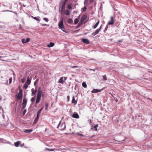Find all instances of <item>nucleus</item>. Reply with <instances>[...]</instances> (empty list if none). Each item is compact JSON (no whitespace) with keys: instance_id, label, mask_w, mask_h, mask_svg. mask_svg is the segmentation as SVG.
<instances>
[{"instance_id":"ea45409f","label":"nucleus","mask_w":152,"mask_h":152,"mask_svg":"<svg viewBox=\"0 0 152 152\" xmlns=\"http://www.w3.org/2000/svg\"><path fill=\"white\" fill-rule=\"evenodd\" d=\"M45 150L46 151H54L53 149H49L48 148H46L45 149Z\"/></svg>"},{"instance_id":"bb28decb","label":"nucleus","mask_w":152,"mask_h":152,"mask_svg":"<svg viewBox=\"0 0 152 152\" xmlns=\"http://www.w3.org/2000/svg\"><path fill=\"white\" fill-rule=\"evenodd\" d=\"M83 23L81 22H80L76 26V28H79L83 24Z\"/></svg>"},{"instance_id":"4468645a","label":"nucleus","mask_w":152,"mask_h":152,"mask_svg":"<svg viewBox=\"0 0 152 152\" xmlns=\"http://www.w3.org/2000/svg\"><path fill=\"white\" fill-rule=\"evenodd\" d=\"M41 100V98L39 97H37L36 99V103L35 104V106H36V105L39 103Z\"/></svg>"},{"instance_id":"4c0bfd02","label":"nucleus","mask_w":152,"mask_h":152,"mask_svg":"<svg viewBox=\"0 0 152 152\" xmlns=\"http://www.w3.org/2000/svg\"><path fill=\"white\" fill-rule=\"evenodd\" d=\"M39 81V79L37 78L36 79V81L34 83V86H35L36 84Z\"/></svg>"},{"instance_id":"6e6552de","label":"nucleus","mask_w":152,"mask_h":152,"mask_svg":"<svg viewBox=\"0 0 152 152\" xmlns=\"http://www.w3.org/2000/svg\"><path fill=\"white\" fill-rule=\"evenodd\" d=\"M16 96L17 97V100L18 99L20 100L21 101H22V98H23V95L18 94V95L16 94Z\"/></svg>"},{"instance_id":"6e6d98bb","label":"nucleus","mask_w":152,"mask_h":152,"mask_svg":"<svg viewBox=\"0 0 152 152\" xmlns=\"http://www.w3.org/2000/svg\"><path fill=\"white\" fill-rule=\"evenodd\" d=\"M88 122L89 124H90L91 122V120H88Z\"/></svg>"},{"instance_id":"412c9836","label":"nucleus","mask_w":152,"mask_h":152,"mask_svg":"<svg viewBox=\"0 0 152 152\" xmlns=\"http://www.w3.org/2000/svg\"><path fill=\"white\" fill-rule=\"evenodd\" d=\"M27 102V100L26 97H25L23 99V101L22 104H26Z\"/></svg>"},{"instance_id":"052dcab7","label":"nucleus","mask_w":152,"mask_h":152,"mask_svg":"<svg viewBox=\"0 0 152 152\" xmlns=\"http://www.w3.org/2000/svg\"><path fill=\"white\" fill-rule=\"evenodd\" d=\"M114 99H115V100L116 102H117L118 101V99H115V98Z\"/></svg>"},{"instance_id":"dca6fc26","label":"nucleus","mask_w":152,"mask_h":152,"mask_svg":"<svg viewBox=\"0 0 152 152\" xmlns=\"http://www.w3.org/2000/svg\"><path fill=\"white\" fill-rule=\"evenodd\" d=\"M66 3H65V2H63V4L62 6L61 10V12H62L63 10L65 9Z\"/></svg>"},{"instance_id":"4be33fe9","label":"nucleus","mask_w":152,"mask_h":152,"mask_svg":"<svg viewBox=\"0 0 152 152\" xmlns=\"http://www.w3.org/2000/svg\"><path fill=\"white\" fill-rule=\"evenodd\" d=\"M33 130L32 129H26L24 131V132L26 133H29L32 131Z\"/></svg>"},{"instance_id":"5701e85b","label":"nucleus","mask_w":152,"mask_h":152,"mask_svg":"<svg viewBox=\"0 0 152 152\" xmlns=\"http://www.w3.org/2000/svg\"><path fill=\"white\" fill-rule=\"evenodd\" d=\"M101 30V27H100L99 28H98V29H97L96 30V31H94V32L96 34H97Z\"/></svg>"},{"instance_id":"b1692460","label":"nucleus","mask_w":152,"mask_h":152,"mask_svg":"<svg viewBox=\"0 0 152 152\" xmlns=\"http://www.w3.org/2000/svg\"><path fill=\"white\" fill-rule=\"evenodd\" d=\"M69 10H66L65 11H64V13L66 15H68V16H69V15H70V14H69Z\"/></svg>"},{"instance_id":"0eeeda50","label":"nucleus","mask_w":152,"mask_h":152,"mask_svg":"<svg viewBox=\"0 0 152 152\" xmlns=\"http://www.w3.org/2000/svg\"><path fill=\"white\" fill-rule=\"evenodd\" d=\"M30 41V38H27L26 39H23L21 40V42L23 44L28 42Z\"/></svg>"},{"instance_id":"39448f33","label":"nucleus","mask_w":152,"mask_h":152,"mask_svg":"<svg viewBox=\"0 0 152 152\" xmlns=\"http://www.w3.org/2000/svg\"><path fill=\"white\" fill-rule=\"evenodd\" d=\"M114 19L113 16L110 17V20H109L107 23L108 25H112L114 24Z\"/></svg>"},{"instance_id":"20e7f679","label":"nucleus","mask_w":152,"mask_h":152,"mask_svg":"<svg viewBox=\"0 0 152 152\" xmlns=\"http://www.w3.org/2000/svg\"><path fill=\"white\" fill-rule=\"evenodd\" d=\"M87 18V15H83L81 17L80 21L83 23L86 20Z\"/></svg>"},{"instance_id":"aec40b11","label":"nucleus","mask_w":152,"mask_h":152,"mask_svg":"<svg viewBox=\"0 0 152 152\" xmlns=\"http://www.w3.org/2000/svg\"><path fill=\"white\" fill-rule=\"evenodd\" d=\"M20 144V142L19 141H18L14 143L15 146L16 147H18Z\"/></svg>"},{"instance_id":"f3484780","label":"nucleus","mask_w":152,"mask_h":152,"mask_svg":"<svg viewBox=\"0 0 152 152\" xmlns=\"http://www.w3.org/2000/svg\"><path fill=\"white\" fill-rule=\"evenodd\" d=\"M31 79H30L28 77L27 81L26 83V84H27L28 85H29L31 82Z\"/></svg>"},{"instance_id":"774afa93","label":"nucleus","mask_w":152,"mask_h":152,"mask_svg":"<svg viewBox=\"0 0 152 152\" xmlns=\"http://www.w3.org/2000/svg\"><path fill=\"white\" fill-rule=\"evenodd\" d=\"M2 99L1 96L0 95V101H1Z\"/></svg>"},{"instance_id":"bf43d9fd","label":"nucleus","mask_w":152,"mask_h":152,"mask_svg":"<svg viewBox=\"0 0 152 152\" xmlns=\"http://www.w3.org/2000/svg\"><path fill=\"white\" fill-rule=\"evenodd\" d=\"M61 29L62 30V31H63V32H66V31L65 30H64V29Z\"/></svg>"},{"instance_id":"49530a36","label":"nucleus","mask_w":152,"mask_h":152,"mask_svg":"<svg viewBox=\"0 0 152 152\" xmlns=\"http://www.w3.org/2000/svg\"><path fill=\"white\" fill-rule=\"evenodd\" d=\"M9 84H10L11 83H12V77H10L9 79Z\"/></svg>"},{"instance_id":"a18cd8bd","label":"nucleus","mask_w":152,"mask_h":152,"mask_svg":"<svg viewBox=\"0 0 152 152\" xmlns=\"http://www.w3.org/2000/svg\"><path fill=\"white\" fill-rule=\"evenodd\" d=\"M79 67V66H71L70 67L71 68H78Z\"/></svg>"},{"instance_id":"c03bdc74","label":"nucleus","mask_w":152,"mask_h":152,"mask_svg":"<svg viewBox=\"0 0 152 152\" xmlns=\"http://www.w3.org/2000/svg\"><path fill=\"white\" fill-rule=\"evenodd\" d=\"M43 20L46 22H48V19L47 18H43Z\"/></svg>"},{"instance_id":"a878e982","label":"nucleus","mask_w":152,"mask_h":152,"mask_svg":"<svg viewBox=\"0 0 152 152\" xmlns=\"http://www.w3.org/2000/svg\"><path fill=\"white\" fill-rule=\"evenodd\" d=\"M79 21V20L77 18H75L74 20V23L75 25L77 24L78 22Z\"/></svg>"},{"instance_id":"7ed1b4c3","label":"nucleus","mask_w":152,"mask_h":152,"mask_svg":"<svg viewBox=\"0 0 152 152\" xmlns=\"http://www.w3.org/2000/svg\"><path fill=\"white\" fill-rule=\"evenodd\" d=\"M38 91L37 93V97L41 98L42 95V90H40V88H38Z\"/></svg>"},{"instance_id":"c9c22d12","label":"nucleus","mask_w":152,"mask_h":152,"mask_svg":"<svg viewBox=\"0 0 152 152\" xmlns=\"http://www.w3.org/2000/svg\"><path fill=\"white\" fill-rule=\"evenodd\" d=\"M108 25L107 24V25L106 26L105 28H104V32L105 33L106 32V31H107V28H108Z\"/></svg>"},{"instance_id":"f8f14e48","label":"nucleus","mask_w":152,"mask_h":152,"mask_svg":"<svg viewBox=\"0 0 152 152\" xmlns=\"http://www.w3.org/2000/svg\"><path fill=\"white\" fill-rule=\"evenodd\" d=\"M133 150L134 151H138L139 150V149L140 148V147L137 145H135L133 146Z\"/></svg>"},{"instance_id":"79ce46f5","label":"nucleus","mask_w":152,"mask_h":152,"mask_svg":"<svg viewBox=\"0 0 152 152\" xmlns=\"http://www.w3.org/2000/svg\"><path fill=\"white\" fill-rule=\"evenodd\" d=\"M48 103H47L45 104V109L46 110H47L48 108Z\"/></svg>"},{"instance_id":"603ef678","label":"nucleus","mask_w":152,"mask_h":152,"mask_svg":"<svg viewBox=\"0 0 152 152\" xmlns=\"http://www.w3.org/2000/svg\"><path fill=\"white\" fill-rule=\"evenodd\" d=\"M96 69H97L96 68H95V69H89V70L91 71H93L94 72H95V70Z\"/></svg>"},{"instance_id":"393cba45","label":"nucleus","mask_w":152,"mask_h":152,"mask_svg":"<svg viewBox=\"0 0 152 152\" xmlns=\"http://www.w3.org/2000/svg\"><path fill=\"white\" fill-rule=\"evenodd\" d=\"M54 43L53 42H50L49 44L47 45V47H51L54 45Z\"/></svg>"},{"instance_id":"5fc2aeb1","label":"nucleus","mask_w":152,"mask_h":152,"mask_svg":"<svg viewBox=\"0 0 152 152\" xmlns=\"http://www.w3.org/2000/svg\"><path fill=\"white\" fill-rule=\"evenodd\" d=\"M42 25L43 26H48L49 25H48L46 24H42Z\"/></svg>"},{"instance_id":"864d4df0","label":"nucleus","mask_w":152,"mask_h":152,"mask_svg":"<svg viewBox=\"0 0 152 152\" xmlns=\"http://www.w3.org/2000/svg\"><path fill=\"white\" fill-rule=\"evenodd\" d=\"M92 35L94 37V36H95V35H96V34L94 32L92 33Z\"/></svg>"},{"instance_id":"09e8293b","label":"nucleus","mask_w":152,"mask_h":152,"mask_svg":"<svg viewBox=\"0 0 152 152\" xmlns=\"http://www.w3.org/2000/svg\"><path fill=\"white\" fill-rule=\"evenodd\" d=\"M21 81L23 83H24L25 82V79L24 77L21 79Z\"/></svg>"},{"instance_id":"4d7b16f0","label":"nucleus","mask_w":152,"mask_h":152,"mask_svg":"<svg viewBox=\"0 0 152 152\" xmlns=\"http://www.w3.org/2000/svg\"><path fill=\"white\" fill-rule=\"evenodd\" d=\"M44 96H45V94H44V93L42 92V96L43 97H44Z\"/></svg>"},{"instance_id":"58836bf2","label":"nucleus","mask_w":152,"mask_h":152,"mask_svg":"<svg viewBox=\"0 0 152 152\" xmlns=\"http://www.w3.org/2000/svg\"><path fill=\"white\" fill-rule=\"evenodd\" d=\"M98 124H96L94 126V128L95 129V131H97V128L98 127Z\"/></svg>"},{"instance_id":"a19ab883","label":"nucleus","mask_w":152,"mask_h":152,"mask_svg":"<svg viewBox=\"0 0 152 152\" xmlns=\"http://www.w3.org/2000/svg\"><path fill=\"white\" fill-rule=\"evenodd\" d=\"M17 94H20L23 95V92H22V90L21 89H20L19 90V93L18 94V93H17Z\"/></svg>"},{"instance_id":"13d9d810","label":"nucleus","mask_w":152,"mask_h":152,"mask_svg":"<svg viewBox=\"0 0 152 152\" xmlns=\"http://www.w3.org/2000/svg\"><path fill=\"white\" fill-rule=\"evenodd\" d=\"M8 82V81L7 80H6L5 83V84L7 85Z\"/></svg>"},{"instance_id":"423d86ee","label":"nucleus","mask_w":152,"mask_h":152,"mask_svg":"<svg viewBox=\"0 0 152 152\" xmlns=\"http://www.w3.org/2000/svg\"><path fill=\"white\" fill-rule=\"evenodd\" d=\"M71 116L72 118H78L79 117V115L76 112H74Z\"/></svg>"},{"instance_id":"cd10ccee","label":"nucleus","mask_w":152,"mask_h":152,"mask_svg":"<svg viewBox=\"0 0 152 152\" xmlns=\"http://www.w3.org/2000/svg\"><path fill=\"white\" fill-rule=\"evenodd\" d=\"M39 117H38L37 115V117H36V118L34 120V121L33 123L34 124H35L37 122L38 120L39 119Z\"/></svg>"},{"instance_id":"338daca9","label":"nucleus","mask_w":152,"mask_h":152,"mask_svg":"<svg viewBox=\"0 0 152 152\" xmlns=\"http://www.w3.org/2000/svg\"><path fill=\"white\" fill-rule=\"evenodd\" d=\"M67 78L66 77H64V82H65V81L66 79Z\"/></svg>"},{"instance_id":"0e129e2a","label":"nucleus","mask_w":152,"mask_h":152,"mask_svg":"<svg viewBox=\"0 0 152 152\" xmlns=\"http://www.w3.org/2000/svg\"><path fill=\"white\" fill-rule=\"evenodd\" d=\"M13 13H14L16 15H17L18 14L16 12H15V11H13Z\"/></svg>"},{"instance_id":"3c124183","label":"nucleus","mask_w":152,"mask_h":152,"mask_svg":"<svg viewBox=\"0 0 152 152\" xmlns=\"http://www.w3.org/2000/svg\"><path fill=\"white\" fill-rule=\"evenodd\" d=\"M26 112V109H25L23 111V115H24L25 114Z\"/></svg>"},{"instance_id":"473e14b6","label":"nucleus","mask_w":152,"mask_h":152,"mask_svg":"<svg viewBox=\"0 0 152 152\" xmlns=\"http://www.w3.org/2000/svg\"><path fill=\"white\" fill-rule=\"evenodd\" d=\"M32 18H33L34 19L36 20L38 22H40V20L37 17H32Z\"/></svg>"},{"instance_id":"f03ea898","label":"nucleus","mask_w":152,"mask_h":152,"mask_svg":"<svg viewBox=\"0 0 152 152\" xmlns=\"http://www.w3.org/2000/svg\"><path fill=\"white\" fill-rule=\"evenodd\" d=\"M58 26L59 28L60 29H62L64 28V26L63 24V19L61 20L58 23Z\"/></svg>"},{"instance_id":"8fccbe9b","label":"nucleus","mask_w":152,"mask_h":152,"mask_svg":"<svg viewBox=\"0 0 152 152\" xmlns=\"http://www.w3.org/2000/svg\"><path fill=\"white\" fill-rule=\"evenodd\" d=\"M78 135H79V136H80L81 137H83L84 136V135L82 134H80L79 133H78Z\"/></svg>"},{"instance_id":"9b49d317","label":"nucleus","mask_w":152,"mask_h":152,"mask_svg":"<svg viewBox=\"0 0 152 152\" xmlns=\"http://www.w3.org/2000/svg\"><path fill=\"white\" fill-rule=\"evenodd\" d=\"M102 89H93L92 91V93H96L98 92H101Z\"/></svg>"},{"instance_id":"ddd939ff","label":"nucleus","mask_w":152,"mask_h":152,"mask_svg":"<svg viewBox=\"0 0 152 152\" xmlns=\"http://www.w3.org/2000/svg\"><path fill=\"white\" fill-rule=\"evenodd\" d=\"M64 77H62L60 78V79L58 81V83H61L62 84H63L64 83Z\"/></svg>"},{"instance_id":"2f4dec72","label":"nucleus","mask_w":152,"mask_h":152,"mask_svg":"<svg viewBox=\"0 0 152 152\" xmlns=\"http://www.w3.org/2000/svg\"><path fill=\"white\" fill-rule=\"evenodd\" d=\"M67 7L70 10H71L72 9V7H71V5L70 4H68L67 5Z\"/></svg>"},{"instance_id":"e2e57ef3","label":"nucleus","mask_w":152,"mask_h":152,"mask_svg":"<svg viewBox=\"0 0 152 152\" xmlns=\"http://www.w3.org/2000/svg\"><path fill=\"white\" fill-rule=\"evenodd\" d=\"M67 99L68 100H69V96H67Z\"/></svg>"},{"instance_id":"c85d7f7f","label":"nucleus","mask_w":152,"mask_h":152,"mask_svg":"<svg viewBox=\"0 0 152 152\" xmlns=\"http://www.w3.org/2000/svg\"><path fill=\"white\" fill-rule=\"evenodd\" d=\"M99 21L98 20V21L95 24L94 26L93 27L94 29H95L96 28V27L97 26L98 24H99Z\"/></svg>"},{"instance_id":"e433bc0d","label":"nucleus","mask_w":152,"mask_h":152,"mask_svg":"<svg viewBox=\"0 0 152 152\" xmlns=\"http://www.w3.org/2000/svg\"><path fill=\"white\" fill-rule=\"evenodd\" d=\"M35 97H33L31 99V101L32 102H33L35 101Z\"/></svg>"},{"instance_id":"680f3d73","label":"nucleus","mask_w":152,"mask_h":152,"mask_svg":"<svg viewBox=\"0 0 152 152\" xmlns=\"http://www.w3.org/2000/svg\"><path fill=\"white\" fill-rule=\"evenodd\" d=\"M9 10H3V12H9Z\"/></svg>"},{"instance_id":"37998d69","label":"nucleus","mask_w":152,"mask_h":152,"mask_svg":"<svg viewBox=\"0 0 152 152\" xmlns=\"http://www.w3.org/2000/svg\"><path fill=\"white\" fill-rule=\"evenodd\" d=\"M109 94L111 96H112L114 99H115V97H114V96L115 95V94H112L111 92H110L109 93Z\"/></svg>"},{"instance_id":"2eb2a0df","label":"nucleus","mask_w":152,"mask_h":152,"mask_svg":"<svg viewBox=\"0 0 152 152\" xmlns=\"http://www.w3.org/2000/svg\"><path fill=\"white\" fill-rule=\"evenodd\" d=\"M43 107H42V108H41L37 112V115L38 116V117H39V115H40V114L42 111V110H43Z\"/></svg>"},{"instance_id":"72a5a7b5","label":"nucleus","mask_w":152,"mask_h":152,"mask_svg":"<svg viewBox=\"0 0 152 152\" xmlns=\"http://www.w3.org/2000/svg\"><path fill=\"white\" fill-rule=\"evenodd\" d=\"M87 9V8L86 6H84V7L82 8V10L83 12H85Z\"/></svg>"},{"instance_id":"7c9ffc66","label":"nucleus","mask_w":152,"mask_h":152,"mask_svg":"<svg viewBox=\"0 0 152 152\" xmlns=\"http://www.w3.org/2000/svg\"><path fill=\"white\" fill-rule=\"evenodd\" d=\"M72 22V20L71 18H69L68 20H67V22L69 23H71Z\"/></svg>"},{"instance_id":"1a4fd4ad","label":"nucleus","mask_w":152,"mask_h":152,"mask_svg":"<svg viewBox=\"0 0 152 152\" xmlns=\"http://www.w3.org/2000/svg\"><path fill=\"white\" fill-rule=\"evenodd\" d=\"M82 41L86 44H88L90 43L89 40L87 39L86 38L82 39Z\"/></svg>"},{"instance_id":"6ab92c4d","label":"nucleus","mask_w":152,"mask_h":152,"mask_svg":"<svg viewBox=\"0 0 152 152\" xmlns=\"http://www.w3.org/2000/svg\"><path fill=\"white\" fill-rule=\"evenodd\" d=\"M72 103H74L75 104H76L77 103V101L75 100V98L74 96H73L72 99Z\"/></svg>"},{"instance_id":"f704fd0d","label":"nucleus","mask_w":152,"mask_h":152,"mask_svg":"<svg viewBox=\"0 0 152 152\" xmlns=\"http://www.w3.org/2000/svg\"><path fill=\"white\" fill-rule=\"evenodd\" d=\"M28 85L27 84H26L25 83V84L24 85V86H23V88L26 89L28 88Z\"/></svg>"},{"instance_id":"69168bd1","label":"nucleus","mask_w":152,"mask_h":152,"mask_svg":"<svg viewBox=\"0 0 152 152\" xmlns=\"http://www.w3.org/2000/svg\"><path fill=\"white\" fill-rule=\"evenodd\" d=\"M90 2H92L94 1V0H89Z\"/></svg>"},{"instance_id":"a211bd4d","label":"nucleus","mask_w":152,"mask_h":152,"mask_svg":"<svg viewBox=\"0 0 152 152\" xmlns=\"http://www.w3.org/2000/svg\"><path fill=\"white\" fill-rule=\"evenodd\" d=\"M102 81H106L107 80V78L106 77V75H103L102 77Z\"/></svg>"},{"instance_id":"de8ad7c7","label":"nucleus","mask_w":152,"mask_h":152,"mask_svg":"<svg viewBox=\"0 0 152 152\" xmlns=\"http://www.w3.org/2000/svg\"><path fill=\"white\" fill-rule=\"evenodd\" d=\"M22 105H23L22 107V108L23 109H24L26 107V104H22Z\"/></svg>"},{"instance_id":"f257e3e1","label":"nucleus","mask_w":152,"mask_h":152,"mask_svg":"<svg viewBox=\"0 0 152 152\" xmlns=\"http://www.w3.org/2000/svg\"><path fill=\"white\" fill-rule=\"evenodd\" d=\"M61 121H60L58 124L57 127V128L58 129L59 127L60 128H61V129H60V130L61 131H63L66 128V125L65 124H63V123H62L61 124Z\"/></svg>"},{"instance_id":"9d476101","label":"nucleus","mask_w":152,"mask_h":152,"mask_svg":"<svg viewBox=\"0 0 152 152\" xmlns=\"http://www.w3.org/2000/svg\"><path fill=\"white\" fill-rule=\"evenodd\" d=\"M31 96H34L37 91V90L35 89V90L33 88H32L31 89Z\"/></svg>"},{"instance_id":"c756f323","label":"nucleus","mask_w":152,"mask_h":152,"mask_svg":"<svg viewBox=\"0 0 152 152\" xmlns=\"http://www.w3.org/2000/svg\"><path fill=\"white\" fill-rule=\"evenodd\" d=\"M82 86L83 87L85 88H86L87 87V85L85 82H83L82 83Z\"/></svg>"}]
</instances>
